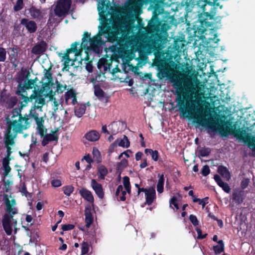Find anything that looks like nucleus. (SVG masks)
<instances>
[{"mask_svg":"<svg viewBox=\"0 0 255 255\" xmlns=\"http://www.w3.org/2000/svg\"><path fill=\"white\" fill-rule=\"evenodd\" d=\"M172 86L175 90L176 95V102L180 112L185 117H189L194 119L198 124L204 126L206 123V127L212 131L217 130L214 123L209 122L203 117L199 116L200 111L192 105L188 104V100L198 95L200 88L195 85L191 80L182 75H174L170 78Z\"/></svg>","mask_w":255,"mask_h":255,"instance_id":"obj_1","label":"nucleus"},{"mask_svg":"<svg viewBox=\"0 0 255 255\" xmlns=\"http://www.w3.org/2000/svg\"><path fill=\"white\" fill-rule=\"evenodd\" d=\"M155 8L153 11L152 17L149 21L148 27L153 34L148 40V46L153 50H160L164 48L167 41V38L161 33V21L158 18V14Z\"/></svg>","mask_w":255,"mask_h":255,"instance_id":"obj_2","label":"nucleus"},{"mask_svg":"<svg viewBox=\"0 0 255 255\" xmlns=\"http://www.w3.org/2000/svg\"><path fill=\"white\" fill-rule=\"evenodd\" d=\"M21 107L19 108H14L11 112V119L8 117L6 118L5 131L22 133L24 130L28 129L31 126L32 120L27 114H21Z\"/></svg>","mask_w":255,"mask_h":255,"instance_id":"obj_3","label":"nucleus"},{"mask_svg":"<svg viewBox=\"0 0 255 255\" xmlns=\"http://www.w3.org/2000/svg\"><path fill=\"white\" fill-rule=\"evenodd\" d=\"M54 84L50 82H45L43 84L41 89L36 90L35 88L33 90L32 94L30 95V99H35V103L43 106L45 104V98H49V101H52L53 96L55 95V92L50 90Z\"/></svg>","mask_w":255,"mask_h":255,"instance_id":"obj_4","label":"nucleus"},{"mask_svg":"<svg viewBox=\"0 0 255 255\" xmlns=\"http://www.w3.org/2000/svg\"><path fill=\"white\" fill-rule=\"evenodd\" d=\"M4 202L6 206V211L8 214H5L3 216L1 223L4 231L8 236L12 234V228L11 227V221L13 215L17 213L16 209L12 208L13 205H15V199H12L10 201L7 198V195H5Z\"/></svg>","mask_w":255,"mask_h":255,"instance_id":"obj_5","label":"nucleus"},{"mask_svg":"<svg viewBox=\"0 0 255 255\" xmlns=\"http://www.w3.org/2000/svg\"><path fill=\"white\" fill-rule=\"evenodd\" d=\"M208 13L198 14V22L193 26L194 36L195 40L203 39L205 38L204 33L206 29L211 26V23L208 21V19H214L215 16L207 15Z\"/></svg>","mask_w":255,"mask_h":255,"instance_id":"obj_6","label":"nucleus"},{"mask_svg":"<svg viewBox=\"0 0 255 255\" xmlns=\"http://www.w3.org/2000/svg\"><path fill=\"white\" fill-rule=\"evenodd\" d=\"M36 78L34 80L30 79L25 81L24 84L18 85L17 90L15 94L19 96V99L21 101L20 102L21 109H23L26 106L29 102H32L34 99H30V96L28 97L27 94L26 95L23 93L26 92V90L31 89L36 85Z\"/></svg>","mask_w":255,"mask_h":255,"instance_id":"obj_7","label":"nucleus"},{"mask_svg":"<svg viewBox=\"0 0 255 255\" xmlns=\"http://www.w3.org/2000/svg\"><path fill=\"white\" fill-rule=\"evenodd\" d=\"M17 133L5 131L4 135V143L6 149V155L3 159L11 160L10 155L12 153L11 146L15 144V139L16 138Z\"/></svg>","mask_w":255,"mask_h":255,"instance_id":"obj_8","label":"nucleus"},{"mask_svg":"<svg viewBox=\"0 0 255 255\" xmlns=\"http://www.w3.org/2000/svg\"><path fill=\"white\" fill-rule=\"evenodd\" d=\"M131 42L129 38L122 37L115 46V49L121 57L125 56L129 51V47Z\"/></svg>","mask_w":255,"mask_h":255,"instance_id":"obj_9","label":"nucleus"},{"mask_svg":"<svg viewBox=\"0 0 255 255\" xmlns=\"http://www.w3.org/2000/svg\"><path fill=\"white\" fill-rule=\"evenodd\" d=\"M234 135L240 140H244L248 144L249 147H252L255 149V137L247 134L243 129H235L233 132Z\"/></svg>","mask_w":255,"mask_h":255,"instance_id":"obj_10","label":"nucleus"},{"mask_svg":"<svg viewBox=\"0 0 255 255\" xmlns=\"http://www.w3.org/2000/svg\"><path fill=\"white\" fill-rule=\"evenodd\" d=\"M71 3V0H58L54 8L55 15L60 17L67 14Z\"/></svg>","mask_w":255,"mask_h":255,"instance_id":"obj_11","label":"nucleus"},{"mask_svg":"<svg viewBox=\"0 0 255 255\" xmlns=\"http://www.w3.org/2000/svg\"><path fill=\"white\" fill-rule=\"evenodd\" d=\"M201 0H188L185 2V9L187 12H193V13L197 12L198 14H205L206 10L204 8V6L200 5L199 2Z\"/></svg>","mask_w":255,"mask_h":255,"instance_id":"obj_12","label":"nucleus"},{"mask_svg":"<svg viewBox=\"0 0 255 255\" xmlns=\"http://www.w3.org/2000/svg\"><path fill=\"white\" fill-rule=\"evenodd\" d=\"M20 24L24 26L29 33H34L37 31V25L34 20L22 18L20 20Z\"/></svg>","mask_w":255,"mask_h":255,"instance_id":"obj_13","label":"nucleus"},{"mask_svg":"<svg viewBox=\"0 0 255 255\" xmlns=\"http://www.w3.org/2000/svg\"><path fill=\"white\" fill-rule=\"evenodd\" d=\"M34 100V105L30 109L29 114L28 115L29 116L30 119V117L33 118L35 120L36 123H37V122L39 123V122H42V121L44 120H43L42 118H39V114L34 111L36 109H39L40 110H41L43 106H41L40 104H38L37 103H35V100Z\"/></svg>","mask_w":255,"mask_h":255,"instance_id":"obj_14","label":"nucleus"},{"mask_svg":"<svg viewBox=\"0 0 255 255\" xmlns=\"http://www.w3.org/2000/svg\"><path fill=\"white\" fill-rule=\"evenodd\" d=\"M65 103L67 105H75L77 103L76 93L74 89H71L65 94Z\"/></svg>","mask_w":255,"mask_h":255,"instance_id":"obj_15","label":"nucleus"},{"mask_svg":"<svg viewBox=\"0 0 255 255\" xmlns=\"http://www.w3.org/2000/svg\"><path fill=\"white\" fill-rule=\"evenodd\" d=\"M103 43L102 36L97 34L94 36L91 39H90V45L91 49L94 51L99 50L100 46Z\"/></svg>","mask_w":255,"mask_h":255,"instance_id":"obj_16","label":"nucleus"},{"mask_svg":"<svg viewBox=\"0 0 255 255\" xmlns=\"http://www.w3.org/2000/svg\"><path fill=\"white\" fill-rule=\"evenodd\" d=\"M91 185L97 196L100 199H103L104 197V192L102 185L94 179H92Z\"/></svg>","mask_w":255,"mask_h":255,"instance_id":"obj_17","label":"nucleus"},{"mask_svg":"<svg viewBox=\"0 0 255 255\" xmlns=\"http://www.w3.org/2000/svg\"><path fill=\"white\" fill-rule=\"evenodd\" d=\"M46 43L42 40L32 47L31 52L35 55H40L46 51Z\"/></svg>","mask_w":255,"mask_h":255,"instance_id":"obj_18","label":"nucleus"},{"mask_svg":"<svg viewBox=\"0 0 255 255\" xmlns=\"http://www.w3.org/2000/svg\"><path fill=\"white\" fill-rule=\"evenodd\" d=\"M18 49L16 45H13V47L9 48L11 53L9 55L8 59L12 66L15 67L17 66Z\"/></svg>","mask_w":255,"mask_h":255,"instance_id":"obj_19","label":"nucleus"},{"mask_svg":"<svg viewBox=\"0 0 255 255\" xmlns=\"http://www.w3.org/2000/svg\"><path fill=\"white\" fill-rule=\"evenodd\" d=\"M146 204L150 205L156 198V192L154 187H150L145 194Z\"/></svg>","mask_w":255,"mask_h":255,"instance_id":"obj_20","label":"nucleus"},{"mask_svg":"<svg viewBox=\"0 0 255 255\" xmlns=\"http://www.w3.org/2000/svg\"><path fill=\"white\" fill-rule=\"evenodd\" d=\"M57 130L53 131L52 133L46 134L44 135L43 140L41 142V144L43 146H46L49 141H57L58 139V136L56 134Z\"/></svg>","mask_w":255,"mask_h":255,"instance_id":"obj_21","label":"nucleus"},{"mask_svg":"<svg viewBox=\"0 0 255 255\" xmlns=\"http://www.w3.org/2000/svg\"><path fill=\"white\" fill-rule=\"evenodd\" d=\"M94 94L100 101L105 103L108 102V97L106 95L104 91L99 86L95 87Z\"/></svg>","mask_w":255,"mask_h":255,"instance_id":"obj_22","label":"nucleus"},{"mask_svg":"<svg viewBox=\"0 0 255 255\" xmlns=\"http://www.w3.org/2000/svg\"><path fill=\"white\" fill-rule=\"evenodd\" d=\"M30 76L29 72L26 70H21L17 73L16 77V81L18 83V85L22 84V82L25 80H28Z\"/></svg>","mask_w":255,"mask_h":255,"instance_id":"obj_23","label":"nucleus"},{"mask_svg":"<svg viewBox=\"0 0 255 255\" xmlns=\"http://www.w3.org/2000/svg\"><path fill=\"white\" fill-rule=\"evenodd\" d=\"M85 223L87 228H89L93 222V217L91 212V207L90 205L86 207L85 210Z\"/></svg>","mask_w":255,"mask_h":255,"instance_id":"obj_24","label":"nucleus"},{"mask_svg":"<svg viewBox=\"0 0 255 255\" xmlns=\"http://www.w3.org/2000/svg\"><path fill=\"white\" fill-rule=\"evenodd\" d=\"M119 32L118 30L109 31L107 34V41L111 43H118L119 39L122 37H119Z\"/></svg>","mask_w":255,"mask_h":255,"instance_id":"obj_25","label":"nucleus"},{"mask_svg":"<svg viewBox=\"0 0 255 255\" xmlns=\"http://www.w3.org/2000/svg\"><path fill=\"white\" fill-rule=\"evenodd\" d=\"M79 193L85 200L91 203L94 202V199L91 192L86 188H82L80 190Z\"/></svg>","mask_w":255,"mask_h":255,"instance_id":"obj_26","label":"nucleus"},{"mask_svg":"<svg viewBox=\"0 0 255 255\" xmlns=\"http://www.w3.org/2000/svg\"><path fill=\"white\" fill-rule=\"evenodd\" d=\"M84 137L89 141H96L100 138V135L98 131L91 130L87 132Z\"/></svg>","mask_w":255,"mask_h":255,"instance_id":"obj_27","label":"nucleus"},{"mask_svg":"<svg viewBox=\"0 0 255 255\" xmlns=\"http://www.w3.org/2000/svg\"><path fill=\"white\" fill-rule=\"evenodd\" d=\"M244 193L242 190L234 191L232 194L233 200L238 204H241L244 200Z\"/></svg>","mask_w":255,"mask_h":255,"instance_id":"obj_28","label":"nucleus"},{"mask_svg":"<svg viewBox=\"0 0 255 255\" xmlns=\"http://www.w3.org/2000/svg\"><path fill=\"white\" fill-rule=\"evenodd\" d=\"M28 11L32 18L40 19L42 18V14L41 10L37 8L35 6H31L28 9Z\"/></svg>","mask_w":255,"mask_h":255,"instance_id":"obj_29","label":"nucleus"},{"mask_svg":"<svg viewBox=\"0 0 255 255\" xmlns=\"http://www.w3.org/2000/svg\"><path fill=\"white\" fill-rule=\"evenodd\" d=\"M97 170L98 178L102 180L105 179L106 176L108 173V169L105 166L103 165H100L98 167Z\"/></svg>","mask_w":255,"mask_h":255,"instance_id":"obj_30","label":"nucleus"},{"mask_svg":"<svg viewBox=\"0 0 255 255\" xmlns=\"http://www.w3.org/2000/svg\"><path fill=\"white\" fill-rule=\"evenodd\" d=\"M90 39H91L90 38V33H88L87 31L84 32L83 34V37L82 39V43L81 44V46L84 49L88 48V42H90Z\"/></svg>","mask_w":255,"mask_h":255,"instance_id":"obj_31","label":"nucleus"},{"mask_svg":"<svg viewBox=\"0 0 255 255\" xmlns=\"http://www.w3.org/2000/svg\"><path fill=\"white\" fill-rule=\"evenodd\" d=\"M218 245L213 246V250L215 254H220L224 251V244L223 240L218 242Z\"/></svg>","mask_w":255,"mask_h":255,"instance_id":"obj_32","label":"nucleus"},{"mask_svg":"<svg viewBox=\"0 0 255 255\" xmlns=\"http://www.w3.org/2000/svg\"><path fill=\"white\" fill-rule=\"evenodd\" d=\"M159 179L158 180L157 184V192L159 193H161L163 191L164 189V174H161L160 175L159 174Z\"/></svg>","mask_w":255,"mask_h":255,"instance_id":"obj_33","label":"nucleus"},{"mask_svg":"<svg viewBox=\"0 0 255 255\" xmlns=\"http://www.w3.org/2000/svg\"><path fill=\"white\" fill-rule=\"evenodd\" d=\"M9 161L10 160L8 159H2V164L3 169V175L4 176H7L11 170L10 167L9 165Z\"/></svg>","mask_w":255,"mask_h":255,"instance_id":"obj_34","label":"nucleus"},{"mask_svg":"<svg viewBox=\"0 0 255 255\" xmlns=\"http://www.w3.org/2000/svg\"><path fill=\"white\" fill-rule=\"evenodd\" d=\"M145 153L149 154L151 156L152 159L155 161H157L159 158V152L157 150H153L151 149L146 148L144 150Z\"/></svg>","mask_w":255,"mask_h":255,"instance_id":"obj_35","label":"nucleus"},{"mask_svg":"<svg viewBox=\"0 0 255 255\" xmlns=\"http://www.w3.org/2000/svg\"><path fill=\"white\" fill-rule=\"evenodd\" d=\"M128 165V161L125 159L124 158L122 159V160L117 163L116 170L118 172L120 173V174H121V172L126 168L127 167Z\"/></svg>","mask_w":255,"mask_h":255,"instance_id":"obj_36","label":"nucleus"},{"mask_svg":"<svg viewBox=\"0 0 255 255\" xmlns=\"http://www.w3.org/2000/svg\"><path fill=\"white\" fill-rule=\"evenodd\" d=\"M218 172L220 175L225 178H230V173L227 168L225 166H219L218 167Z\"/></svg>","mask_w":255,"mask_h":255,"instance_id":"obj_37","label":"nucleus"},{"mask_svg":"<svg viewBox=\"0 0 255 255\" xmlns=\"http://www.w3.org/2000/svg\"><path fill=\"white\" fill-rule=\"evenodd\" d=\"M117 145L121 147L128 148L130 145V142L128 137L126 135H124L123 139H119Z\"/></svg>","mask_w":255,"mask_h":255,"instance_id":"obj_38","label":"nucleus"},{"mask_svg":"<svg viewBox=\"0 0 255 255\" xmlns=\"http://www.w3.org/2000/svg\"><path fill=\"white\" fill-rule=\"evenodd\" d=\"M44 121H42V122H38L36 123L37 126V129L38 131L39 134L40 135L41 137H42L45 133L47 132V129L44 128L43 126Z\"/></svg>","mask_w":255,"mask_h":255,"instance_id":"obj_39","label":"nucleus"},{"mask_svg":"<svg viewBox=\"0 0 255 255\" xmlns=\"http://www.w3.org/2000/svg\"><path fill=\"white\" fill-rule=\"evenodd\" d=\"M86 106L85 105H80L79 107L75 108V115L78 118L81 117L85 113Z\"/></svg>","mask_w":255,"mask_h":255,"instance_id":"obj_40","label":"nucleus"},{"mask_svg":"<svg viewBox=\"0 0 255 255\" xmlns=\"http://www.w3.org/2000/svg\"><path fill=\"white\" fill-rule=\"evenodd\" d=\"M92 154L94 160L97 162L100 163L102 161V158L100 152L96 147H94L92 151Z\"/></svg>","mask_w":255,"mask_h":255,"instance_id":"obj_41","label":"nucleus"},{"mask_svg":"<svg viewBox=\"0 0 255 255\" xmlns=\"http://www.w3.org/2000/svg\"><path fill=\"white\" fill-rule=\"evenodd\" d=\"M110 28V26L108 23H103L102 26H99V30L98 35L102 36L105 33L107 34V32L109 31L108 30Z\"/></svg>","mask_w":255,"mask_h":255,"instance_id":"obj_42","label":"nucleus"},{"mask_svg":"<svg viewBox=\"0 0 255 255\" xmlns=\"http://www.w3.org/2000/svg\"><path fill=\"white\" fill-rule=\"evenodd\" d=\"M74 188L72 185H67L64 186L62 187V191L65 195L67 196H70V195L73 192Z\"/></svg>","mask_w":255,"mask_h":255,"instance_id":"obj_43","label":"nucleus"},{"mask_svg":"<svg viewBox=\"0 0 255 255\" xmlns=\"http://www.w3.org/2000/svg\"><path fill=\"white\" fill-rule=\"evenodd\" d=\"M198 152L201 157H206L211 153V149L209 147H203L199 149Z\"/></svg>","mask_w":255,"mask_h":255,"instance_id":"obj_44","label":"nucleus"},{"mask_svg":"<svg viewBox=\"0 0 255 255\" xmlns=\"http://www.w3.org/2000/svg\"><path fill=\"white\" fill-rule=\"evenodd\" d=\"M23 0H17L15 4L13 6V10L16 12L18 11L23 8Z\"/></svg>","mask_w":255,"mask_h":255,"instance_id":"obj_45","label":"nucleus"},{"mask_svg":"<svg viewBox=\"0 0 255 255\" xmlns=\"http://www.w3.org/2000/svg\"><path fill=\"white\" fill-rule=\"evenodd\" d=\"M183 46V45L181 43V41L176 39L174 41L173 48L174 50L180 52L181 51Z\"/></svg>","mask_w":255,"mask_h":255,"instance_id":"obj_46","label":"nucleus"},{"mask_svg":"<svg viewBox=\"0 0 255 255\" xmlns=\"http://www.w3.org/2000/svg\"><path fill=\"white\" fill-rule=\"evenodd\" d=\"M19 191L21 192L22 196H25L27 197L28 196L31 197V194L27 190L26 185L25 182H23L22 186L19 189Z\"/></svg>","mask_w":255,"mask_h":255,"instance_id":"obj_47","label":"nucleus"},{"mask_svg":"<svg viewBox=\"0 0 255 255\" xmlns=\"http://www.w3.org/2000/svg\"><path fill=\"white\" fill-rule=\"evenodd\" d=\"M6 53V49L2 47H0V62H3L5 61Z\"/></svg>","mask_w":255,"mask_h":255,"instance_id":"obj_48","label":"nucleus"},{"mask_svg":"<svg viewBox=\"0 0 255 255\" xmlns=\"http://www.w3.org/2000/svg\"><path fill=\"white\" fill-rule=\"evenodd\" d=\"M105 7L106 10H107V13L106 14L107 15L108 14H112L116 11L115 8L111 5L110 1H108V3L106 4Z\"/></svg>","mask_w":255,"mask_h":255,"instance_id":"obj_49","label":"nucleus"},{"mask_svg":"<svg viewBox=\"0 0 255 255\" xmlns=\"http://www.w3.org/2000/svg\"><path fill=\"white\" fill-rule=\"evenodd\" d=\"M89 250V244L87 242H83L81 244V253L82 255L87 254Z\"/></svg>","mask_w":255,"mask_h":255,"instance_id":"obj_50","label":"nucleus"},{"mask_svg":"<svg viewBox=\"0 0 255 255\" xmlns=\"http://www.w3.org/2000/svg\"><path fill=\"white\" fill-rule=\"evenodd\" d=\"M89 59L90 58L88 55H87L85 58V60L88 61L86 65V69L88 72L91 73L93 71V65L92 61H89Z\"/></svg>","mask_w":255,"mask_h":255,"instance_id":"obj_51","label":"nucleus"},{"mask_svg":"<svg viewBox=\"0 0 255 255\" xmlns=\"http://www.w3.org/2000/svg\"><path fill=\"white\" fill-rule=\"evenodd\" d=\"M79 45V43L78 42H75L71 44V48L68 49L71 52H75L76 53L78 52H81V51H78L77 46Z\"/></svg>","mask_w":255,"mask_h":255,"instance_id":"obj_52","label":"nucleus"},{"mask_svg":"<svg viewBox=\"0 0 255 255\" xmlns=\"http://www.w3.org/2000/svg\"><path fill=\"white\" fill-rule=\"evenodd\" d=\"M66 85L63 86L60 82L57 81V86L56 91L58 93H62L64 90H66Z\"/></svg>","mask_w":255,"mask_h":255,"instance_id":"obj_53","label":"nucleus"},{"mask_svg":"<svg viewBox=\"0 0 255 255\" xmlns=\"http://www.w3.org/2000/svg\"><path fill=\"white\" fill-rule=\"evenodd\" d=\"M189 219L194 226L196 227L198 225L199 221L195 215H190Z\"/></svg>","mask_w":255,"mask_h":255,"instance_id":"obj_54","label":"nucleus"},{"mask_svg":"<svg viewBox=\"0 0 255 255\" xmlns=\"http://www.w3.org/2000/svg\"><path fill=\"white\" fill-rule=\"evenodd\" d=\"M210 172V169L209 166L208 165H205L203 166L202 170H201V174L204 176H206L208 174H209Z\"/></svg>","mask_w":255,"mask_h":255,"instance_id":"obj_55","label":"nucleus"},{"mask_svg":"<svg viewBox=\"0 0 255 255\" xmlns=\"http://www.w3.org/2000/svg\"><path fill=\"white\" fill-rule=\"evenodd\" d=\"M17 102H18L17 98L15 96H12L9 98L8 103V104L11 107H13L15 105H16V104L17 103Z\"/></svg>","mask_w":255,"mask_h":255,"instance_id":"obj_56","label":"nucleus"},{"mask_svg":"<svg viewBox=\"0 0 255 255\" xmlns=\"http://www.w3.org/2000/svg\"><path fill=\"white\" fill-rule=\"evenodd\" d=\"M75 226L73 224H63L61 226L63 231H67L73 230Z\"/></svg>","mask_w":255,"mask_h":255,"instance_id":"obj_57","label":"nucleus"},{"mask_svg":"<svg viewBox=\"0 0 255 255\" xmlns=\"http://www.w3.org/2000/svg\"><path fill=\"white\" fill-rule=\"evenodd\" d=\"M3 181L4 185L5 191L7 192L10 190V186L11 184H12V182L9 179H3Z\"/></svg>","mask_w":255,"mask_h":255,"instance_id":"obj_58","label":"nucleus"},{"mask_svg":"<svg viewBox=\"0 0 255 255\" xmlns=\"http://www.w3.org/2000/svg\"><path fill=\"white\" fill-rule=\"evenodd\" d=\"M177 199L175 196H173L170 200V206L172 207L171 205H173L175 208L178 210L179 209V206L178 204L177 203Z\"/></svg>","mask_w":255,"mask_h":255,"instance_id":"obj_59","label":"nucleus"},{"mask_svg":"<svg viewBox=\"0 0 255 255\" xmlns=\"http://www.w3.org/2000/svg\"><path fill=\"white\" fill-rule=\"evenodd\" d=\"M51 185L54 187H59L61 186L62 183L60 180L54 179L51 181Z\"/></svg>","mask_w":255,"mask_h":255,"instance_id":"obj_60","label":"nucleus"},{"mask_svg":"<svg viewBox=\"0 0 255 255\" xmlns=\"http://www.w3.org/2000/svg\"><path fill=\"white\" fill-rule=\"evenodd\" d=\"M106 0H101L99 2L98 9L99 11L104 12V10L105 6L106 5Z\"/></svg>","mask_w":255,"mask_h":255,"instance_id":"obj_61","label":"nucleus"},{"mask_svg":"<svg viewBox=\"0 0 255 255\" xmlns=\"http://www.w3.org/2000/svg\"><path fill=\"white\" fill-rule=\"evenodd\" d=\"M250 182V180L248 178H244L241 182V186L242 189H246Z\"/></svg>","mask_w":255,"mask_h":255,"instance_id":"obj_62","label":"nucleus"},{"mask_svg":"<svg viewBox=\"0 0 255 255\" xmlns=\"http://www.w3.org/2000/svg\"><path fill=\"white\" fill-rule=\"evenodd\" d=\"M220 187L226 193H229L231 191V188L228 183L224 182Z\"/></svg>","mask_w":255,"mask_h":255,"instance_id":"obj_63","label":"nucleus"},{"mask_svg":"<svg viewBox=\"0 0 255 255\" xmlns=\"http://www.w3.org/2000/svg\"><path fill=\"white\" fill-rule=\"evenodd\" d=\"M123 184L125 188L128 187L130 186L129 178L128 176H124L123 177Z\"/></svg>","mask_w":255,"mask_h":255,"instance_id":"obj_64","label":"nucleus"}]
</instances>
